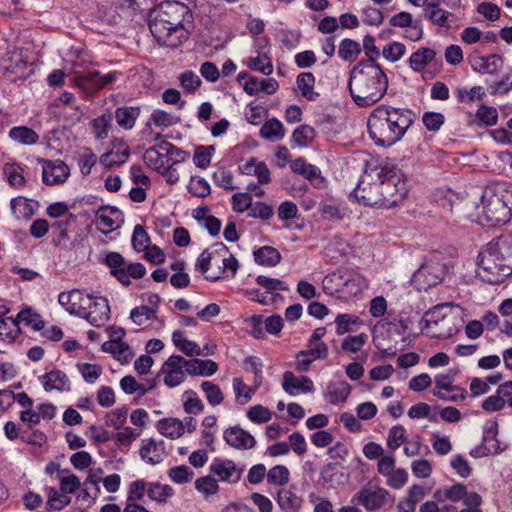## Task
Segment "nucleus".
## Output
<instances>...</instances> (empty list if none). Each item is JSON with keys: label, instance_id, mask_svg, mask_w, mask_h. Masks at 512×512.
<instances>
[{"label": "nucleus", "instance_id": "f257e3e1", "mask_svg": "<svg viewBox=\"0 0 512 512\" xmlns=\"http://www.w3.org/2000/svg\"><path fill=\"white\" fill-rule=\"evenodd\" d=\"M193 16L189 7L178 1H165L149 16V29L156 41L176 48L189 39Z\"/></svg>", "mask_w": 512, "mask_h": 512}, {"label": "nucleus", "instance_id": "f03ea898", "mask_svg": "<svg viewBox=\"0 0 512 512\" xmlns=\"http://www.w3.org/2000/svg\"><path fill=\"white\" fill-rule=\"evenodd\" d=\"M413 122L411 110L379 105L368 117V134L377 146L391 147L404 137Z\"/></svg>", "mask_w": 512, "mask_h": 512}, {"label": "nucleus", "instance_id": "7ed1b4c3", "mask_svg": "<svg viewBox=\"0 0 512 512\" xmlns=\"http://www.w3.org/2000/svg\"><path fill=\"white\" fill-rule=\"evenodd\" d=\"M389 79L385 70L375 61L356 64L349 77V92L353 102L362 108L378 103L386 95Z\"/></svg>", "mask_w": 512, "mask_h": 512}, {"label": "nucleus", "instance_id": "20e7f679", "mask_svg": "<svg viewBox=\"0 0 512 512\" xmlns=\"http://www.w3.org/2000/svg\"><path fill=\"white\" fill-rule=\"evenodd\" d=\"M471 206L474 211L468 216L482 226L507 223L512 217V185L506 182L487 185Z\"/></svg>", "mask_w": 512, "mask_h": 512}, {"label": "nucleus", "instance_id": "39448f33", "mask_svg": "<svg viewBox=\"0 0 512 512\" xmlns=\"http://www.w3.org/2000/svg\"><path fill=\"white\" fill-rule=\"evenodd\" d=\"M477 265L479 275L492 284L501 283L512 275V233L487 243L478 255Z\"/></svg>", "mask_w": 512, "mask_h": 512}, {"label": "nucleus", "instance_id": "423d86ee", "mask_svg": "<svg viewBox=\"0 0 512 512\" xmlns=\"http://www.w3.org/2000/svg\"><path fill=\"white\" fill-rule=\"evenodd\" d=\"M239 264L223 243H215L204 249L195 262V270L209 281L233 278Z\"/></svg>", "mask_w": 512, "mask_h": 512}, {"label": "nucleus", "instance_id": "0eeeda50", "mask_svg": "<svg viewBox=\"0 0 512 512\" xmlns=\"http://www.w3.org/2000/svg\"><path fill=\"white\" fill-rule=\"evenodd\" d=\"M457 318V313L451 304H440L423 315L419 327L428 337L449 338L459 329Z\"/></svg>", "mask_w": 512, "mask_h": 512}, {"label": "nucleus", "instance_id": "6e6552de", "mask_svg": "<svg viewBox=\"0 0 512 512\" xmlns=\"http://www.w3.org/2000/svg\"><path fill=\"white\" fill-rule=\"evenodd\" d=\"M382 181V208L389 209L399 204L407 195L408 189L404 174L395 167H377Z\"/></svg>", "mask_w": 512, "mask_h": 512}, {"label": "nucleus", "instance_id": "1a4fd4ad", "mask_svg": "<svg viewBox=\"0 0 512 512\" xmlns=\"http://www.w3.org/2000/svg\"><path fill=\"white\" fill-rule=\"evenodd\" d=\"M382 181L377 167L369 168L361 175L352 196L365 206L382 208Z\"/></svg>", "mask_w": 512, "mask_h": 512}, {"label": "nucleus", "instance_id": "9d476101", "mask_svg": "<svg viewBox=\"0 0 512 512\" xmlns=\"http://www.w3.org/2000/svg\"><path fill=\"white\" fill-rule=\"evenodd\" d=\"M241 63L246 68L262 75L273 74L274 64L270 39L266 36L256 37L249 54L242 59Z\"/></svg>", "mask_w": 512, "mask_h": 512}, {"label": "nucleus", "instance_id": "9b49d317", "mask_svg": "<svg viewBox=\"0 0 512 512\" xmlns=\"http://www.w3.org/2000/svg\"><path fill=\"white\" fill-rule=\"evenodd\" d=\"M433 498L440 503L450 501L453 503L462 501L466 508L460 512H482L480 505L482 503L481 496L474 491H468L466 486L461 483L437 489Z\"/></svg>", "mask_w": 512, "mask_h": 512}, {"label": "nucleus", "instance_id": "f8f14e48", "mask_svg": "<svg viewBox=\"0 0 512 512\" xmlns=\"http://www.w3.org/2000/svg\"><path fill=\"white\" fill-rule=\"evenodd\" d=\"M246 362L249 363L253 369V385L248 386L240 377H234L232 379V389L235 394V401L240 405H245L251 401L255 392L262 385L263 380L262 364L258 361V359L254 357H249L246 360Z\"/></svg>", "mask_w": 512, "mask_h": 512}, {"label": "nucleus", "instance_id": "ddd939ff", "mask_svg": "<svg viewBox=\"0 0 512 512\" xmlns=\"http://www.w3.org/2000/svg\"><path fill=\"white\" fill-rule=\"evenodd\" d=\"M389 492L375 484L363 486L351 499L352 504L363 506L367 511L380 510L388 501Z\"/></svg>", "mask_w": 512, "mask_h": 512}, {"label": "nucleus", "instance_id": "4468645a", "mask_svg": "<svg viewBox=\"0 0 512 512\" xmlns=\"http://www.w3.org/2000/svg\"><path fill=\"white\" fill-rule=\"evenodd\" d=\"M160 374L164 384L174 388L182 384L188 374V360L180 355H171L162 365Z\"/></svg>", "mask_w": 512, "mask_h": 512}, {"label": "nucleus", "instance_id": "2eb2a0df", "mask_svg": "<svg viewBox=\"0 0 512 512\" xmlns=\"http://www.w3.org/2000/svg\"><path fill=\"white\" fill-rule=\"evenodd\" d=\"M2 66L6 78L12 82L24 80L32 73L27 60L18 50L7 53L2 60Z\"/></svg>", "mask_w": 512, "mask_h": 512}, {"label": "nucleus", "instance_id": "dca6fc26", "mask_svg": "<svg viewBox=\"0 0 512 512\" xmlns=\"http://www.w3.org/2000/svg\"><path fill=\"white\" fill-rule=\"evenodd\" d=\"M70 74L73 75L71 85L79 89L85 97H92L100 90L98 71H81L78 62H75L72 64Z\"/></svg>", "mask_w": 512, "mask_h": 512}, {"label": "nucleus", "instance_id": "f3484780", "mask_svg": "<svg viewBox=\"0 0 512 512\" xmlns=\"http://www.w3.org/2000/svg\"><path fill=\"white\" fill-rule=\"evenodd\" d=\"M177 149L168 141H162L154 147L148 148L143 155L145 164L158 172L165 171L169 165L168 155Z\"/></svg>", "mask_w": 512, "mask_h": 512}, {"label": "nucleus", "instance_id": "a211bd4d", "mask_svg": "<svg viewBox=\"0 0 512 512\" xmlns=\"http://www.w3.org/2000/svg\"><path fill=\"white\" fill-rule=\"evenodd\" d=\"M91 294L81 290L61 292L58 296V303L70 314L80 317L85 314L86 306L91 302Z\"/></svg>", "mask_w": 512, "mask_h": 512}, {"label": "nucleus", "instance_id": "6ab92c4d", "mask_svg": "<svg viewBox=\"0 0 512 512\" xmlns=\"http://www.w3.org/2000/svg\"><path fill=\"white\" fill-rule=\"evenodd\" d=\"M91 303L86 306L85 314L81 318L86 319L91 325L103 326L110 318V306L105 297L92 295Z\"/></svg>", "mask_w": 512, "mask_h": 512}, {"label": "nucleus", "instance_id": "aec40b11", "mask_svg": "<svg viewBox=\"0 0 512 512\" xmlns=\"http://www.w3.org/2000/svg\"><path fill=\"white\" fill-rule=\"evenodd\" d=\"M445 275V266L436 261L425 263L415 273L414 280L418 284L419 289H428L439 284Z\"/></svg>", "mask_w": 512, "mask_h": 512}, {"label": "nucleus", "instance_id": "412c9836", "mask_svg": "<svg viewBox=\"0 0 512 512\" xmlns=\"http://www.w3.org/2000/svg\"><path fill=\"white\" fill-rule=\"evenodd\" d=\"M95 218L98 230L104 234L117 230L124 222L122 211L114 206L100 207L96 211Z\"/></svg>", "mask_w": 512, "mask_h": 512}, {"label": "nucleus", "instance_id": "4be33fe9", "mask_svg": "<svg viewBox=\"0 0 512 512\" xmlns=\"http://www.w3.org/2000/svg\"><path fill=\"white\" fill-rule=\"evenodd\" d=\"M70 176V169L67 164L60 160H43L42 181L46 185L56 186L67 181Z\"/></svg>", "mask_w": 512, "mask_h": 512}, {"label": "nucleus", "instance_id": "5701e85b", "mask_svg": "<svg viewBox=\"0 0 512 512\" xmlns=\"http://www.w3.org/2000/svg\"><path fill=\"white\" fill-rule=\"evenodd\" d=\"M281 386L285 393L292 397L313 393L315 391L314 382L308 376H297L291 371H285L283 373Z\"/></svg>", "mask_w": 512, "mask_h": 512}, {"label": "nucleus", "instance_id": "b1692460", "mask_svg": "<svg viewBox=\"0 0 512 512\" xmlns=\"http://www.w3.org/2000/svg\"><path fill=\"white\" fill-rule=\"evenodd\" d=\"M173 124H175V119L171 114L162 110H155L150 115L143 133L148 136L147 141H157L162 135V130Z\"/></svg>", "mask_w": 512, "mask_h": 512}, {"label": "nucleus", "instance_id": "393cba45", "mask_svg": "<svg viewBox=\"0 0 512 512\" xmlns=\"http://www.w3.org/2000/svg\"><path fill=\"white\" fill-rule=\"evenodd\" d=\"M471 68L479 74H497L503 67L504 61L500 55L490 54L487 56L473 53L469 57Z\"/></svg>", "mask_w": 512, "mask_h": 512}, {"label": "nucleus", "instance_id": "a878e982", "mask_svg": "<svg viewBox=\"0 0 512 512\" xmlns=\"http://www.w3.org/2000/svg\"><path fill=\"white\" fill-rule=\"evenodd\" d=\"M238 168L244 175L255 176L259 184H268L271 182L270 171L266 163L255 157L242 159L239 162Z\"/></svg>", "mask_w": 512, "mask_h": 512}, {"label": "nucleus", "instance_id": "bb28decb", "mask_svg": "<svg viewBox=\"0 0 512 512\" xmlns=\"http://www.w3.org/2000/svg\"><path fill=\"white\" fill-rule=\"evenodd\" d=\"M223 437L229 446L239 450L252 449L256 444L255 438L239 426L226 429Z\"/></svg>", "mask_w": 512, "mask_h": 512}, {"label": "nucleus", "instance_id": "cd10ccee", "mask_svg": "<svg viewBox=\"0 0 512 512\" xmlns=\"http://www.w3.org/2000/svg\"><path fill=\"white\" fill-rule=\"evenodd\" d=\"M130 156L128 144L122 139H113L111 149L101 156V163L105 166H119L125 163Z\"/></svg>", "mask_w": 512, "mask_h": 512}, {"label": "nucleus", "instance_id": "c85d7f7f", "mask_svg": "<svg viewBox=\"0 0 512 512\" xmlns=\"http://www.w3.org/2000/svg\"><path fill=\"white\" fill-rule=\"evenodd\" d=\"M210 472L220 481L228 483H237L241 477V471L232 460L214 459L210 465Z\"/></svg>", "mask_w": 512, "mask_h": 512}, {"label": "nucleus", "instance_id": "c756f323", "mask_svg": "<svg viewBox=\"0 0 512 512\" xmlns=\"http://www.w3.org/2000/svg\"><path fill=\"white\" fill-rule=\"evenodd\" d=\"M39 381L46 392H68L71 390V382L61 370H52L45 373L39 377Z\"/></svg>", "mask_w": 512, "mask_h": 512}, {"label": "nucleus", "instance_id": "7c9ffc66", "mask_svg": "<svg viewBox=\"0 0 512 512\" xmlns=\"http://www.w3.org/2000/svg\"><path fill=\"white\" fill-rule=\"evenodd\" d=\"M368 287V280L360 274L345 272L344 285L340 299L348 301L363 292Z\"/></svg>", "mask_w": 512, "mask_h": 512}, {"label": "nucleus", "instance_id": "2f4dec72", "mask_svg": "<svg viewBox=\"0 0 512 512\" xmlns=\"http://www.w3.org/2000/svg\"><path fill=\"white\" fill-rule=\"evenodd\" d=\"M140 456L148 464H159L163 461L164 457L163 441L157 442L152 438L143 439L141 441Z\"/></svg>", "mask_w": 512, "mask_h": 512}, {"label": "nucleus", "instance_id": "473e14b6", "mask_svg": "<svg viewBox=\"0 0 512 512\" xmlns=\"http://www.w3.org/2000/svg\"><path fill=\"white\" fill-rule=\"evenodd\" d=\"M351 393V386L346 381H330L327 383L324 398L333 405L343 404Z\"/></svg>", "mask_w": 512, "mask_h": 512}, {"label": "nucleus", "instance_id": "72a5a7b5", "mask_svg": "<svg viewBox=\"0 0 512 512\" xmlns=\"http://www.w3.org/2000/svg\"><path fill=\"white\" fill-rule=\"evenodd\" d=\"M498 121V111L495 107L481 104L475 113L468 114V123L479 127L494 126Z\"/></svg>", "mask_w": 512, "mask_h": 512}, {"label": "nucleus", "instance_id": "f704fd0d", "mask_svg": "<svg viewBox=\"0 0 512 512\" xmlns=\"http://www.w3.org/2000/svg\"><path fill=\"white\" fill-rule=\"evenodd\" d=\"M193 218L197 223L205 228L209 234L216 236L221 230V221L210 213L207 206H200L192 211Z\"/></svg>", "mask_w": 512, "mask_h": 512}, {"label": "nucleus", "instance_id": "c9c22d12", "mask_svg": "<svg viewBox=\"0 0 512 512\" xmlns=\"http://www.w3.org/2000/svg\"><path fill=\"white\" fill-rule=\"evenodd\" d=\"M424 16L433 24L439 27L448 28L450 26V17L452 14L441 8L438 0H432L425 5Z\"/></svg>", "mask_w": 512, "mask_h": 512}, {"label": "nucleus", "instance_id": "e433bc0d", "mask_svg": "<svg viewBox=\"0 0 512 512\" xmlns=\"http://www.w3.org/2000/svg\"><path fill=\"white\" fill-rule=\"evenodd\" d=\"M103 352L109 353L115 360L121 364H128L132 360L134 353L131 347L124 341H105L101 347Z\"/></svg>", "mask_w": 512, "mask_h": 512}, {"label": "nucleus", "instance_id": "4c0bfd02", "mask_svg": "<svg viewBox=\"0 0 512 512\" xmlns=\"http://www.w3.org/2000/svg\"><path fill=\"white\" fill-rule=\"evenodd\" d=\"M436 58V52L427 47H420L411 54L408 60L409 67L417 73L423 72Z\"/></svg>", "mask_w": 512, "mask_h": 512}, {"label": "nucleus", "instance_id": "58836bf2", "mask_svg": "<svg viewBox=\"0 0 512 512\" xmlns=\"http://www.w3.org/2000/svg\"><path fill=\"white\" fill-rule=\"evenodd\" d=\"M2 171L10 186L17 189L25 186L26 179L24 177V168L21 164L15 161H8L4 163Z\"/></svg>", "mask_w": 512, "mask_h": 512}, {"label": "nucleus", "instance_id": "ea45409f", "mask_svg": "<svg viewBox=\"0 0 512 512\" xmlns=\"http://www.w3.org/2000/svg\"><path fill=\"white\" fill-rule=\"evenodd\" d=\"M10 207L13 215L18 220L30 219L36 211L37 202L18 196L11 200Z\"/></svg>", "mask_w": 512, "mask_h": 512}, {"label": "nucleus", "instance_id": "a19ab883", "mask_svg": "<svg viewBox=\"0 0 512 512\" xmlns=\"http://www.w3.org/2000/svg\"><path fill=\"white\" fill-rule=\"evenodd\" d=\"M218 371V364L211 359L188 360V375L209 377Z\"/></svg>", "mask_w": 512, "mask_h": 512}, {"label": "nucleus", "instance_id": "79ce46f5", "mask_svg": "<svg viewBox=\"0 0 512 512\" xmlns=\"http://www.w3.org/2000/svg\"><path fill=\"white\" fill-rule=\"evenodd\" d=\"M156 429L162 436L171 440L182 437V421L175 417H166L158 420Z\"/></svg>", "mask_w": 512, "mask_h": 512}, {"label": "nucleus", "instance_id": "37998d69", "mask_svg": "<svg viewBox=\"0 0 512 512\" xmlns=\"http://www.w3.org/2000/svg\"><path fill=\"white\" fill-rule=\"evenodd\" d=\"M345 272L344 270H336L324 277L322 286L326 294L336 296L340 299L344 285Z\"/></svg>", "mask_w": 512, "mask_h": 512}, {"label": "nucleus", "instance_id": "c03bdc74", "mask_svg": "<svg viewBox=\"0 0 512 512\" xmlns=\"http://www.w3.org/2000/svg\"><path fill=\"white\" fill-rule=\"evenodd\" d=\"M15 321L20 327V324L30 327L35 331H40L44 328V321L41 315L31 307L23 308L16 316Z\"/></svg>", "mask_w": 512, "mask_h": 512}, {"label": "nucleus", "instance_id": "a18cd8bd", "mask_svg": "<svg viewBox=\"0 0 512 512\" xmlns=\"http://www.w3.org/2000/svg\"><path fill=\"white\" fill-rule=\"evenodd\" d=\"M296 85L302 97L308 101H315L319 93L314 90L315 77L311 72L300 73L296 78Z\"/></svg>", "mask_w": 512, "mask_h": 512}, {"label": "nucleus", "instance_id": "49530a36", "mask_svg": "<svg viewBox=\"0 0 512 512\" xmlns=\"http://www.w3.org/2000/svg\"><path fill=\"white\" fill-rule=\"evenodd\" d=\"M302 502V498L289 489L278 492L277 503L283 512H298Z\"/></svg>", "mask_w": 512, "mask_h": 512}, {"label": "nucleus", "instance_id": "de8ad7c7", "mask_svg": "<svg viewBox=\"0 0 512 512\" xmlns=\"http://www.w3.org/2000/svg\"><path fill=\"white\" fill-rule=\"evenodd\" d=\"M259 134L265 140L279 141L285 137V128L280 120L271 118L262 125Z\"/></svg>", "mask_w": 512, "mask_h": 512}, {"label": "nucleus", "instance_id": "09e8293b", "mask_svg": "<svg viewBox=\"0 0 512 512\" xmlns=\"http://www.w3.org/2000/svg\"><path fill=\"white\" fill-rule=\"evenodd\" d=\"M172 341L175 347L187 356L202 355L200 346L196 342L187 339L183 331H175L172 334Z\"/></svg>", "mask_w": 512, "mask_h": 512}, {"label": "nucleus", "instance_id": "8fccbe9b", "mask_svg": "<svg viewBox=\"0 0 512 512\" xmlns=\"http://www.w3.org/2000/svg\"><path fill=\"white\" fill-rule=\"evenodd\" d=\"M455 95L457 101L462 104L482 102L487 96L482 86H473L471 88L459 87L455 90Z\"/></svg>", "mask_w": 512, "mask_h": 512}, {"label": "nucleus", "instance_id": "3c124183", "mask_svg": "<svg viewBox=\"0 0 512 512\" xmlns=\"http://www.w3.org/2000/svg\"><path fill=\"white\" fill-rule=\"evenodd\" d=\"M255 262L262 266L273 267L281 260L279 251L271 246H263L254 251Z\"/></svg>", "mask_w": 512, "mask_h": 512}, {"label": "nucleus", "instance_id": "603ef678", "mask_svg": "<svg viewBox=\"0 0 512 512\" xmlns=\"http://www.w3.org/2000/svg\"><path fill=\"white\" fill-rule=\"evenodd\" d=\"M174 494V489L168 484L152 482L147 488V495L149 499L157 503H166L174 496Z\"/></svg>", "mask_w": 512, "mask_h": 512}, {"label": "nucleus", "instance_id": "864d4df0", "mask_svg": "<svg viewBox=\"0 0 512 512\" xmlns=\"http://www.w3.org/2000/svg\"><path fill=\"white\" fill-rule=\"evenodd\" d=\"M139 114L137 107H120L115 111V119L120 127L130 130L135 126Z\"/></svg>", "mask_w": 512, "mask_h": 512}, {"label": "nucleus", "instance_id": "5fc2aeb1", "mask_svg": "<svg viewBox=\"0 0 512 512\" xmlns=\"http://www.w3.org/2000/svg\"><path fill=\"white\" fill-rule=\"evenodd\" d=\"M9 137L22 145H32L39 140L38 134L26 126L13 127L9 131Z\"/></svg>", "mask_w": 512, "mask_h": 512}, {"label": "nucleus", "instance_id": "6e6d98bb", "mask_svg": "<svg viewBox=\"0 0 512 512\" xmlns=\"http://www.w3.org/2000/svg\"><path fill=\"white\" fill-rule=\"evenodd\" d=\"M361 53V46L359 42L350 38L343 39L338 47L339 57L348 62L355 61Z\"/></svg>", "mask_w": 512, "mask_h": 512}, {"label": "nucleus", "instance_id": "4d7b16f0", "mask_svg": "<svg viewBox=\"0 0 512 512\" xmlns=\"http://www.w3.org/2000/svg\"><path fill=\"white\" fill-rule=\"evenodd\" d=\"M20 333V327L17 325L15 319L11 317L0 319V341L11 343Z\"/></svg>", "mask_w": 512, "mask_h": 512}, {"label": "nucleus", "instance_id": "13d9d810", "mask_svg": "<svg viewBox=\"0 0 512 512\" xmlns=\"http://www.w3.org/2000/svg\"><path fill=\"white\" fill-rule=\"evenodd\" d=\"M320 213L325 220L339 221L347 215V209L335 202H323L320 206Z\"/></svg>", "mask_w": 512, "mask_h": 512}, {"label": "nucleus", "instance_id": "bf43d9fd", "mask_svg": "<svg viewBox=\"0 0 512 512\" xmlns=\"http://www.w3.org/2000/svg\"><path fill=\"white\" fill-rule=\"evenodd\" d=\"M256 283L261 286L265 291V294H269L272 296V302L275 299L276 292L277 291H287L288 286L285 282L276 279V278H270L267 276L259 275L256 278Z\"/></svg>", "mask_w": 512, "mask_h": 512}, {"label": "nucleus", "instance_id": "052dcab7", "mask_svg": "<svg viewBox=\"0 0 512 512\" xmlns=\"http://www.w3.org/2000/svg\"><path fill=\"white\" fill-rule=\"evenodd\" d=\"M59 485L60 491L68 496L80 488L81 482L75 474L69 470H63L59 472Z\"/></svg>", "mask_w": 512, "mask_h": 512}, {"label": "nucleus", "instance_id": "680f3d73", "mask_svg": "<svg viewBox=\"0 0 512 512\" xmlns=\"http://www.w3.org/2000/svg\"><path fill=\"white\" fill-rule=\"evenodd\" d=\"M237 81L246 94L254 96L260 93L261 79L250 75L248 72L241 71L237 75Z\"/></svg>", "mask_w": 512, "mask_h": 512}, {"label": "nucleus", "instance_id": "e2e57ef3", "mask_svg": "<svg viewBox=\"0 0 512 512\" xmlns=\"http://www.w3.org/2000/svg\"><path fill=\"white\" fill-rule=\"evenodd\" d=\"M200 387L210 405L217 406L224 401V394L217 384L211 381H203Z\"/></svg>", "mask_w": 512, "mask_h": 512}, {"label": "nucleus", "instance_id": "0e129e2a", "mask_svg": "<svg viewBox=\"0 0 512 512\" xmlns=\"http://www.w3.org/2000/svg\"><path fill=\"white\" fill-rule=\"evenodd\" d=\"M315 138V130L309 125L297 127L292 134V142L298 147H307Z\"/></svg>", "mask_w": 512, "mask_h": 512}, {"label": "nucleus", "instance_id": "69168bd1", "mask_svg": "<svg viewBox=\"0 0 512 512\" xmlns=\"http://www.w3.org/2000/svg\"><path fill=\"white\" fill-rule=\"evenodd\" d=\"M183 408L187 414H199L204 410V404L193 390L183 393Z\"/></svg>", "mask_w": 512, "mask_h": 512}, {"label": "nucleus", "instance_id": "338daca9", "mask_svg": "<svg viewBox=\"0 0 512 512\" xmlns=\"http://www.w3.org/2000/svg\"><path fill=\"white\" fill-rule=\"evenodd\" d=\"M360 323L361 321L357 316L347 313L338 314L335 319L336 333L337 335L349 333L353 330V326L359 325Z\"/></svg>", "mask_w": 512, "mask_h": 512}, {"label": "nucleus", "instance_id": "774afa93", "mask_svg": "<svg viewBox=\"0 0 512 512\" xmlns=\"http://www.w3.org/2000/svg\"><path fill=\"white\" fill-rule=\"evenodd\" d=\"M188 191L193 196L204 198L211 193V186L205 178L192 176L188 184Z\"/></svg>", "mask_w": 512, "mask_h": 512}]
</instances>
